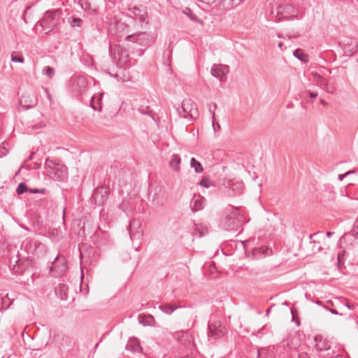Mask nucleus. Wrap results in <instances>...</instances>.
<instances>
[{
  "label": "nucleus",
  "mask_w": 358,
  "mask_h": 358,
  "mask_svg": "<svg viewBox=\"0 0 358 358\" xmlns=\"http://www.w3.org/2000/svg\"><path fill=\"white\" fill-rule=\"evenodd\" d=\"M127 24H109L108 31L117 35L118 37H122L126 35V39L134 38V42L143 46L150 45L154 39V36L145 32L138 34H127Z\"/></svg>",
  "instance_id": "nucleus-1"
},
{
  "label": "nucleus",
  "mask_w": 358,
  "mask_h": 358,
  "mask_svg": "<svg viewBox=\"0 0 358 358\" xmlns=\"http://www.w3.org/2000/svg\"><path fill=\"white\" fill-rule=\"evenodd\" d=\"M301 16L299 10L289 3H283L279 5L276 8V20L282 21H294L301 20Z\"/></svg>",
  "instance_id": "nucleus-2"
},
{
  "label": "nucleus",
  "mask_w": 358,
  "mask_h": 358,
  "mask_svg": "<svg viewBox=\"0 0 358 358\" xmlns=\"http://www.w3.org/2000/svg\"><path fill=\"white\" fill-rule=\"evenodd\" d=\"M243 183L234 179H223L219 185V189L226 196L232 197L242 192Z\"/></svg>",
  "instance_id": "nucleus-3"
},
{
  "label": "nucleus",
  "mask_w": 358,
  "mask_h": 358,
  "mask_svg": "<svg viewBox=\"0 0 358 358\" xmlns=\"http://www.w3.org/2000/svg\"><path fill=\"white\" fill-rule=\"evenodd\" d=\"M22 247L28 255L36 256L38 257H43L46 253V246L43 243L34 239H27L22 244Z\"/></svg>",
  "instance_id": "nucleus-4"
},
{
  "label": "nucleus",
  "mask_w": 358,
  "mask_h": 358,
  "mask_svg": "<svg viewBox=\"0 0 358 358\" xmlns=\"http://www.w3.org/2000/svg\"><path fill=\"white\" fill-rule=\"evenodd\" d=\"M127 230L132 241H138V245L135 248V250L138 251L140 247V241L143 236V230L142 229V222L139 219L134 218L129 221Z\"/></svg>",
  "instance_id": "nucleus-5"
},
{
  "label": "nucleus",
  "mask_w": 358,
  "mask_h": 358,
  "mask_svg": "<svg viewBox=\"0 0 358 358\" xmlns=\"http://www.w3.org/2000/svg\"><path fill=\"white\" fill-rule=\"evenodd\" d=\"M244 222V217L238 208H235L225 220L224 227L229 231L237 230Z\"/></svg>",
  "instance_id": "nucleus-6"
},
{
  "label": "nucleus",
  "mask_w": 358,
  "mask_h": 358,
  "mask_svg": "<svg viewBox=\"0 0 358 358\" xmlns=\"http://www.w3.org/2000/svg\"><path fill=\"white\" fill-rule=\"evenodd\" d=\"M180 116L187 118H195L198 115L196 104L191 99H185L181 103V109H178Z\"/></svg>",
  "instance_id": "nucleus-7"
},
{
  "label": "nucleus",
  "mask_w": 358,
  "mask_h": 358,
  "mask_svg": "<svg viewBox=\"0 0 358 358\" xmlns=\"http://www.w3.org/2000/svg\"><path fill=\"white\" fill-rule=\"evenodd\" d=\"M226 331V327L220 321L208 323V336L214 339L223 337Z\"/></svg>",
  "instance_id": "nucleus-8"
},
{
  "label": "nucleus",
  "mask_w": 358,
  "mask_h": 358,
  "mask_svg": "<svg viewBox=\"0 0 358 358\" xmlns=\"http://www.w3.org/2000/svg\"><path fill=\"white\" fill-rule=\"evenodd\" d=\"M19 103L24 110H28L37 105L38 99L33 93H25L20 97Z\"/></svg>",
  "instance_id": "nucleus-9"
},
{
  "label": "nucleus",
  "mask_w": 358,
  "mask_h": 358,
  "mask_svg": "<svg viewBox=\"0 0 358 358\" xmlns=\"http://www.w3.org/2000/svg\"><path fill=\"white\" fill-rule=\"evenodd\" d=\"M48 175L54 180L64 181L67 178V169L64 166L58 165L50 169Z\"/></svg>",
  "instance_id": "nucleus-10"
},
{
  "label": "nucleus",
  "mask_w": 358,
  "mask_h": 358,
  "mask_svg": "<svg viewBox=\"0 0 358 358\" xmlns=\"http://www.w3.org/2000/svg\"><path fill=\"white\" fill-rule=\"evenodd\" d=\"M66 270V266L64 261L60 262L59 256H57L52 262L50 273L52 275L57 278L64 274Z\"/></svg>",
  "instance_id": "nucleus-11"
},
{
  "label": "nucleus",
  "mask_w": 358,
  "mask_h": 358,
  "mask_svg": "<svg viewBox=\"0 0 358 358\" xmlns=\"http://www.w3.org/2000/svg\"><path fill=\"white\" fill-rule=\"evenodd\" d=\"M108 194V188L106 187H101L94 191L92 195V199L96 205H102L106 201Z\"/></svg>",
  "instance_id": "nucleus-12"
},
{
  "label": "nucleus",
  "mask_w": 358,
  "mask_h": 358,
  "mask_svg": "<svg viewBox=\"0 0 358 358\" xmlns=\"http://www.w3.org/2000/svg\"><path fill=\"white\" fill-rule=\"evenodd\" d=\"M229 71V66L223 64H214L210 70L211 75L220 79V81L226 79V76Z\"/></svg>",
  "instance_id": "nucleus-13"
},
{
  "label": "nucleus",
  "mask_w": 358,
  "mask_h": 358,
  "mask_svg": "<svg viewBox=\"0 0 358 358\" xmlns=\"http://www.w3.org/2000/svg\"><path fill=\"white\" fill-rule=\"evenodd\" d=\"M358 50V41L356 38H348L343 43V51L346 56H352Z\"/></svg>",
  "instance_id": "nucleus-14"
},
{
  "label": "nucleus",
  "mask_w": 358,
  "mask_h": 358,
  "mask_svg": "<svg viewBox=\"0 0 358 358\" xmlns=\"http://www.w3.org/2000/svg\"><path fill=\"white\" fill-rule=\"evenodd\" d=\"M129 12V15L134 20L139 21L140 22H147L148 13L144 9L134 6Z\"/></svg>",
  "instance_id": "nucleus-15"
},
{
  "label": "nucleus",
  "mask_w": 358,
  "mask_h": 358,
  "mask_svg": "<svg viewBox=\"0 0 358 358\" xmlns=\"http://www.w3.org/2000/svg\"><path fill=\"white\" fill-rule=\"evenodd\" d=\"M206 204V199L199 194H194L190 201V208L192 211L196 212L203 208Z\"/></svg>",
  "instance_id": "nucleus-16"
},
{
  "label": "nucleus",
  "mask_w": 358,
  "mask_h": 358,
  "mask_svg": "<svg viewBox=\"0 0 358 358\" xmlns=\"http://www.w3.org/2000/svg\"><path fill=\"white\" fill-rule=\"evenodd\" d=\"M149 103L148 99H142L139 101L135 107L138 111L143 115H148L153 118V113L150 106L148 105Z\"/></svg>",
  "instance_id": "nucleus-17"
},
{
  "label": "nucleus",
  "mask_w": 358,
  "mask_h": 358,
  "mask_svg": "<svg viewBox=\"0 0 358 358\" xmlns=\"http://www.w3.org/2000/svg\"><path fill=\"white\" fill-rule=\"evenodd\" d=\"M313 81L315 84L320 87L322 89L325 90L328 93H333V90H331L329 86L328 81L322 76L318 73H313Z\"/></svg>",
  "instance_id": "nucleus-18"
},
{
  "label": "nucleus",
  "mask_w": 358,
  "mask_h": 358,
  "mask_svg": "<svg viewBox=\"0 0 358 358\" xmlns=\"http://www.w3.org/2000/svg\"><path fill=\"white\" fill-rule=\"evenodd\" d=\"M55 24H34V30L38 34H47L55 29Z\"/></svg>",
  "instance_id": "nucleus-19"
},
{
  "label": "nucleus",
  "mask_w": 358,
  "mask_h": 358,
  "mask_svg": "<svg viewBox=\"0 0 358 358\" xmlns=\"http://www.w3.org/2000/svg\"><path fill=\"white\" fill-rule=\"evenodd\" d=\"M35 13L33 10H31V6H28L25 8L24 10V12L22 13V17L24 22H29V21H34L36 20V22H41V19L36 20L34 17Z\"/></svg>",
  "instance_id": "nucleus-20"
},
{
  "label": "nucleus",
  "mask_w": 358,
  "mask_h": 358,
  "mask_svg": "<svg viewBox=\"0 0 358 358\" xmlns=\"http://www.w3.org/2000/svg\"><path fill=\"white\" fill-rule=\"evenodd\" d=\"M126 349L134 353L141 352L142 348L141 347L140 342L138 340L134 338L130 339L126 345Z\"/></svg>",
  "instance_id": "nucleus-21"
},
{
  "label": "nucleus",
  "mask_w": 358,
  "mask_h": 358,
  "mask_svg": "<svg viewBox=\"0 0 358 358\" xmlns=\"http://www.w3.org/2000/svg\"><path fill=\"white\" fill-rule=\"evenodd\" d=\"M271 253V249L266 246L255 248L252 250V255L255 258H262L264 255H268Z\"/></svg>",
  "instance_id": "nucleus-22"
},
{
  "label": "nucleus",
  "mask_w": 358,
  "mask_h": 358,
  "mask_svg": "<svg viewBox=\"0 0 358 358\" xmlns=\"http://www.w3.org/2000/svg\"><path fill=\"white\" fill-rule=\"evenodd\" d=\"M101 99H102V94H94L91 98L90 106L94 110L101 111Z\"/></svg>",
  "instance_id": "nucleus-23"
},
{
  "label": "nucleus",
  "mask_w": 358,
  "mask_h": 358,
  "mask_svg": "<svg viewBox=\"0 0 358 358\" xmlns=\"http://www.w3.org/2000/svg\"><path fill=\"white\" fill-rule=\"evenodd\" d=\"M180 162H181L180 157L177 154H173L171 156V160L169 162V166L175 171L178 172L180 169Z\"/></svg>",
  "instance_id": "nucleus-24"
},
{
  "label": "nucleus",
  "mask_w": 358,
  "mask_h": 358,
  "mask_svg": "<svg viewBox=\"0 0 358 358\" xmlns=\"http://www.w3.org/2000/svg\"><path fill=\"white\" fill-rule=\"evenodd\" d=\"M2 350L7 352V355H14L12 344L9 341L0 339V352Z\"/></svg>",
  "instance_id": "nucleus-25"
},
{
  "label": "nucleus",
  "mask_w": 358,
  "mask_h": 358,
  "mask_svg": "<svg viewBox=\"0 0 358 358\" xmlns=\"http://www.w3.org/2000/svg\"><path fill=\"white\" fill-rule=\"evenodd\" d=\"M180 306L175 304H162L159 306V309L167 315H171L174 310L179 308Z\"/></svg>",
  "instance_id": "nucleus-26"
},
{
  "label": "nucleus",
  "mask_w": 358,
  "mask_h": 358,
  "mask_svg": "<svg viewBox=\"0 0 358 358\" xmlns=\"http://www.w3.org/2000/svg\"><path fill=\"white\" fill-rule=\"evenodd\" d=\"M68 287L64 284H60L58 289H56V294L59 295L62 300H66L67 298Z\"/></svg>",
  "instance_id": "nucleus-27"
},
{
  "label": "nucleus",
  "mask_w": 358,
  "mask_h": 358,
  "mask_svg": "<svg viewBox=\"0 0 358 358\" xmlns=\"http://www.w3.org/2000/svg\"><path fill=\"white\" fill-rule=\"evenodd\" d=\"M190 166L194 169L196 173H201L203 171L201 164L194 157H192L190 160Z\"/></svg>",
  "instance_id": "nucleus-28"
},
{
  "label": "nucleus",
  "mask_w": 358,
  "mask_h": 358,
  "mask_svg": "<svg viewBox=\"0 0 358 358\" xmlns=\"http://www.w3.org/2000/svg\"><path fill=\"white\" fill-rule=\"evenodd\" d=\"M139 322L143 325H149L152 326L155 323V318L152 315H144L143 317L142 316L139 317Z\"/></svg>",
  "instance_id": "nucleus-29"
},
{
  "label": "nucleus",
  "mask_w": 358,
  "mask_h": 358,
  "mask_svg": "<svg viewBox=\"0 0 358 358\" xmlns=\"http://www.w3.org/2000/svg\"><path fill=\"white\" fill-rule=\"evenodd\" d=\"M293 55L296 59L304 63H307L308 61V56L306 54H304L303 51L301 49L295 50Z\"/></svg>",
  "instance_id": "nucleus-30"
},
{
  "label": "nucleus",
  "mask_w": 358,
  "mask_h": 358,
  "mask_svg": "<svg viewBox=\"0 0 358 358\" xmlns=\"http://www.w3.org/2000/svg\"><path fill=\"white\" fill-rule=\"evenodd\" d=\"M50 236L55 241H58L63 238L64 233L60 228L53 229Z\"/></svg>",
  "instance_id": "nucleus-31"
},
{
  "label": "nucleus",
  "mask_w": 358,
  "mask_h": 358,
  "mask_svg": "<svg viewBox=\"0 0 358 358\" xmlns=\"http://www.w3.org/2000/svg\"><path fill=\"white\" fill-rule=\"evenodd\" d=\"M42 71L49 78H52L55 76V69L49 66H45Z\"/></svg>",
  "instance_id": "nucleus-32"
},
{
  "label": "nucleus",
  "mask_w": 358,
  "mask_h": 358,
  "mask_svg": "<svg viewBox=\"0 0 358 358\" xmlns=\"http://www.w3.org/2000/svg\"><path fill=\"white\" fill-rule=\"evenodd\" d=\"M58 165H59L58 163H56L55 161L50 159H47L45 163V166L48 173L50 171V169H53L54 166H57Z\"/></svg>",
  "instance_id": "nucleus-33"
},
{
  "label": "nucleus",
  "mask_w": 358,
  "mask_h": 358,
  "mask_svg": "<svg viewBox=\"0 0 358 358\" xmlns=\"http://www.w3.org/2000/svg\"><path fill=\"white\" fill-rule=\"evenodd\" d=\"M345 251H341L338 253V255H337V260H338V268L339 269H341L342 266H343L344 264V262H345V259H344V257H345Z\"/></svg>",
  "instance_id": "nucleus-34"
},
{
  "label": "nucleus",
  "mask_w": 358,
  "mask_h": 358,
  "mask_svg": "<svg viewBox=\"0 0 358 358\" xmlns=\"http://www.w3.org/2000/svg\"><path fill=\"white\" fill-rule=\"evenodd\" d=\"M11 61L13 62L24 63V59L21 55L17 52H13L11 55Z\"/></svg>",
  "instance_id": "nucleus-35"
},
{
  "label": "nucleus",
  "mask_w": 358,
  "mask_h": 358,
  "mask_svg": "<svg viewBox=\"0 0 358 358\" xmlns=\"http://www.w3.org/2000/svg\"><path fill=\"white\" fill-rule=\"evenodd\" d=\"M29 188L27 187V185L24 182H21L18 185L16 192L18 194H22L25 192H28Z\"/></svg>",
  "instance_id": "nucleus-36"
},
{
  "label": "nucleus",
  "mask_w": 358,
  "mask_h": 358,
  "mask_svg": "<svg viewBox=\"0 0 358 358\" xmlns=\"http://www.w3.org/2000/svg\"><path fill=\"white\" fill-rule=\"evenodd\" d=\"M199 185L203 187L208 188L213 186V182L208 178H203L200 182Z\"/></svg>",
  "instance_id": "nucleus-37"
},
{
  "label": "nucleus",
  "mask_w": 358,
  "mask_h": 358,
  "mask_svg": "<svg viewBox=\"0 0 358 358\" xmlns=\"http://www.w3.org/2000/svg\"><path fill=\"white\" fill-rule=\"evenodd\" d=\"M62 14V10L57 9L50 13V17L52 20L59 21V16Z\"/></svg>",
  "instance_id": "nucleus-38"
},
{
  "label": "nucleus",
  "mask_w": 358,
  "mask_h": 358,
  "mask_svg": "<svg viewBox=\"0 0 358 358\" xmlns=\"http://www.w3.org/2000/svg\"><path fill=\"white\" fill-rule=\"evenodd\" d=\"M164 192L162 193V197L161 199L158 198L157 196V194L155 193L153 196V198H152V202L156 204V205H159V206H162L164 204Z\"/></svg>",
  "instance_id": "nucleus-39"
},
{
  "label": "nucleus",
  "mask_w": 358,
  "mask_h": 358,
  "mask_svg": "<svg viewBox=\"0 0 358 358\" xmlns=\"http://www.w3.org/2000/svg\"><path fill=\"white\" fill-rule=\"evenodd\" d=\"M228 7H235L239 5L241 0H222Z\"/></svg>",
  "instance_id": "nucleus-40"
},
{
  "label": "nucleus",
  "mask_w": 358,
  "mask_h": 358,
  "mask_svg": "<svg viewBox=\"0 0 358 358\" xmlns=\"http://www.w3.org/2000/svg\"><path fill=\"white\" fill-rule=\"evenodd\" d=\"M46 192L45 188L43 189H37V188H29L28 192L30 194H37L41 193L44 194Z\"/></svg>",
  "instance_id": "nucleus-41"
},
{
  "label": "nucleus",
  "mask_w": 358,
  "mask_h": 358,
  "mask_svg": "<svg viewBox=\"0 0 358 358\" xmlns=\"http://www.w3.org/2000/svg\"><path fill=\"white\" fill-rule=\"evenodd\" d=\"M355 173H356L355 170H350V171H348L345 172L344 174H339L338 175V180L340 181H342L348 176H350L351 174H354Z\"/></svg>",
  "instance_id": "nucleus-42"
},
{
  "label": "nucleus",
  "mask_w": 358,
  "mask_h": 358,
  "mask_svg": "<svg viewBox=\"0 0 358 358\" xmlns=\"http://www.w3.org/2000/svg\"><path fill=\"white\" fill-rule=\"evenodd\" d=\"M327 192L329 194V199H334V194H335V192H334V187L333 186L328 187L327 189Z\"/></svg>",
  "instance_id": "nucleus-43"
},
{
  "label": "nucleus",
  "mask_w": 358,
  "mask_h": 358,
  "mask_svg": "<svg viewBox=\"0 0 358 358\" xmlns=\"http://www.w3.org/2000/svg\"><path fill=\"white\" fill-rule=\"evenodd\" d=\"M110 75L111 76L115 77L117 80L125 81L127 80L124 74H122V76H121L120 73H117L115 74H112L110 73Z\"/></svg>",
  "instance_id": "nucleus-44"
},
{
  "label": "nucleus",
  "mask_w": 358,
  "mask_h": 358,
  "mask_svg": "<svg viewBox=\"0 0 358 358\" xmlns=\"http://www.w3.org/2000/svg\"><path fill=\"white\" fill-rule=\"evenodd\" d=\"M217 108V104L215 103H213L209 106V110L212 115V119L215 118V110Z\"/></svg>",
  "instance_id": "nucleus-45"
},
{
  "label": "nucleus",
  "mask_w": 358,
  "mask_h": 358,
  "mask_svg": "<svg viewBox=\"0 0 358 358\" xmlns=\"http://www.w3.org/2000/svg\"><path fill=\"white\" fill-rule=\"evenodd\" d=\"M194 236H198L199 238L205 236V232L201 229L196 227Z\"/></svg>",
  "instance_id": "nucleus-46"
},
{
  "label": "nucleus",
  "mask_w": 358,
  "mask_h": 358,
  "mask_svg": "<svg viewBox=\"0 0 358 358\" xmlns=\"http://www.w3.org/2000/svg\"><path fill=\"white\" fill-rule=\"evenodd\" d=\"M212 122H213L212 125H213V129H214L215 132L216 133L217 130L220 129L221 127L218 122H217V123L215 122V118L213 119Z\"/></svg>",
  "instance_id": "nucleus-47"
},
{
  "label": "nucleus",
  "mask_w": 358,
  "mask_h": 358,
  "mask_svg": "<svg viewBox=\"0 0 358 358\" xmlns=\"http://www.w3.org/2000/svg\"><path fill=\"white\" fill-rule=\"evenodd\" d=\"M13 355H7V352L6 351H1L0 352V357L1 358H11Z\"/></svg>",
  "instance_id": "nucleus-48"
},
{
  "label": "nucleus",
  "mask_w": 358,
  "mask_h": 358,
  "mask_svg": "<svg viewBox=\"0 0 358 358\" xmlns=\"http://www.w3.org/2000/svg\"><path fill=\"white\" fill-rule=\"evenodd\" d=\"M306 93L309 95L311 99H315L317 96V93L310 91H307Z\"/></svg>",
  "instance_id": "nucleus-49"
},
{
  "label": "nucleus",
  "mask_w": 358,
  "mask_h": 358,
  "mask_svg": "<svg viewBox=\"0 0 358 358\" xmlns=\"http://www.w3.org/2000/svg\"><path fill=\"white\" fill-rule=\"evenodd\" d=\"M180 358H199V356H196V355H194L192 353L190 355H186L182 356Z\"/></svg>",
  "instance_id": "nucleus-50"
},
{
  "label": "nucleus",
  "mask_w": 358,
  "mask_h": 358,
  "mask_svg": "<svg viewBox=\"0 0 358 358\" xmlns=\"http://www.w3.org/2000/svg\"><path fill=\"white\" fill-rule=\"evenodd\" d=\"M44 90H45V94H47V96H48V99L50 101H51L52 96H51V94H50V93L49 92V90L48 88H45Z\"/></svg>",
  "instance_id": "nucleus-51"
},
{
  "label": "nucleus",
  "mask_w": 358,
  "mask_h": 358,
  "mask_svg": "<svg viewBox=\"0 0 358 358\" xmlns=\"http://www.w3.org/2000/svg\"><path fill=\"white\" fill-rule=\"evenodd\" d=\"M6 153H7V150L4 148H3V150H0V157L5 156L6 155Z\"/></svg>",
  "instance_id": "nucleus-52"
},
{
  "label": "nucleus",
  "mask_w": 358,
  "mask_h": 358,
  "mask_svg": "<svg viewBox=\"0 0 358 358\" xmlns=\"http://www.w3.org/2000/svg\"><path fill=\"white\" fill-rule=\"evenodd\" d=\"M306 31V30L305 31H303V33H300V32H297L296 34H294L293 36L294 38H297V37H299L301 36V35H303V34H305V32Z\"/></svg>",
  "instance_id": "nucleus-53"
},
{
  "label": "nucleus",
  "mask_w": 358,
  "mask_h": 358,
  "mask_svg": "<svg viewBox=\"0 0 358 358\" xmlns=\"http://www.w3.org/2000/svg\"><path fill=\"white\" fill-rule=\"evenodd\" d=\"M82 20L80 18L73 17L72 19V22H81Z\"/></svg>",
  "instance_id": "nucleus-54"
},
{
  "label": "nucleus",
  "mask_w": 358,
  "mask_h": 358,
  "mask_svg": "<svg viewBox=\"0 0 358 358\" xmlns=\"http://www.w3.org/2000/svg\"><path fill=\"white\" fill-rule=\"evenodd\" d=\"M330 312L332 313V314H334V315H338V312L336 310V309H331L330 310Z\"/></svg>",
  "instance_id": "nucleus-55"
},
{
  "label": "nucleus",
  "mask_w": 358,
  "mask_h": 358,
  "mask_svg": "<svg viewBox=\"0 0 358 358\" xmlns=\"http://www.w3.org/2000/svg\"><path fill=\"white\" fill-rule=\"evenodd\" d=\"M299 358H308V357L306 354H304V355H300L299 356Z\"/></svg>",
  "instance_id": "nucleus-56"
},
{
  "label": "nucleus",
  "mask_w": 358,
  "mask_h": 358,
  "mask_svg": "<svg viewBox=\"0 0 358 358\" xmlns=\"http://www.w3.org/2000/svg\"><path fill=\"white\" fill-rule=\"evenodd\" d=\"M320 103L323 106H327V103L324 99H320Z\"/></svg>",
  "instance_id": "nucleus-57"
},
{
  "label": "nucleus",
  "mask_w": 358,
  "mask_h": 358,
  "mask_svg": "<svg viewBox=\"0 0 358 358\" xmlns=\"http://www.w3.org/2000/svg\"><path fill=\"white\" fill-rule=\"evenodd\" d=\"M334 234V232H332V231H328V232H327V236L328 237H331Z\"/></svg>",
  "instance_id": "nucleus-58"
},
{
  "label": "nucleus",
  "mask_w": 358,
  "mask_h": 358,
  "mask_svg": "<svg viewBox=\"0 0 358 358\" xmlns=\"http://www.w3.org/2000/svg\"><path fill=\"white\" fill-rule=\"evenodd\" d=\"M346 307L350 310L353 309V306L350 305L349 303H346Z\"/></svg>",
  "instance_id": "nucleus-59"
},
{
  "label": "nucleus",
  "mask_w": 358,
  "mask_h": 358,
  "mask_svg": "<svg viewBox=\"0 0 358 358\" xmlns=\"http://www.w3.org/2000/svg\"><path fill=\"white\" fill-rule=\"evenodd\" d=\"M334 358H346V357H345L343 355H336V356L334 357Z\"/></svg>",
  "instance_id": "nucleus-60"
},
{
  "label": "nucleus",
  "mask_w": 358,
  "mask_h": 358,
  "mask_svg": "<svg viewBox=\"0 0 358 358\" xmlns=\"http://www.w3.org/2000/svg\"><path fill=\"white\" fill-rule=\"evenodd\" d=\"M282 45H283V43H282V42H280V43H278V46L280 48H282Z\"/></svg>",
  "instance_id": "nucleus-61"
},
{
  "label": "nucleus",
  "mask_w": 358,
  "mask_h": 358,
  "mask_svg": "<svg viewBox=\"0 0 358 358\" xmlns=\"http://www.w3.org/2000/svg\"><path fill=\"white\" fill-rule=\"evenodd\" d=\"M80 257L81 259V262L83 261V253L80 252Z\"/></svg>",
  "instance_id": "nucleus-62"
},
{
  "label": "nucleus",
  "mask_w": 358,
  "mask_h": 358,
  "mask_svg": "<svg viewBox=\"0 0 358 358\" xmlns=\"http://www.w3.org/2000/svg\"><path fill=\"white\" fill-rule=\"evenodd\" d=\"M78 80H79V81H81V82H84V81H85V80H84V78H78Z\"/></svg>",
  "instance_id": "nucleus-63"
},
{
  "label": "nucleus",
  "mask_w": 358,
  "mask_h": 358,
  "mask_svg": "<svg viewBox=\"0 0 358 358\" xmlns=\"http://www.w3.org/2000/svg\"><path fill=\"white\" fill-rule=\"evenodd\" d=\"M269 312H270V308H268V309L266 310V315H268L269 314Z\"/></svg>",
  "instance_id": "nucleus-64"
}]
</instances>
